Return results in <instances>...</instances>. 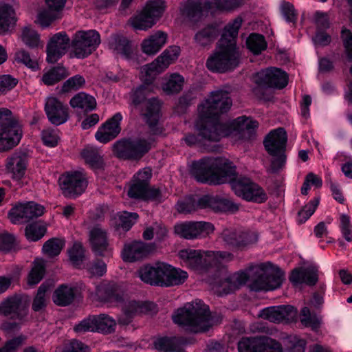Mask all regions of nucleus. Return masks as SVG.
<instances>
[{"instance_id": "f257e3e1", "label": "nucleus", "mask_w": 352, "mask_h": 352, "mask_svg": "<svg viewBox=\"0 0 352 352\" xmlns=\"http://www.w3.org/2000/svg\"><path fill=\"white\" fill-rule=\"evenodd\" d=\"M232 104V101L228 91H212L209 98L198 107L199 117L195 128L199 136L205 140L219 142L222 138L234 133L241 134L245 131L251 133L258 126L257 121L244 116L228 122H221L219 116L227 112Z\"/></svg>"}, {"instance_id": "f03ea898", "label": "nucleus", "mask_w": 352, "mask_h": 352, "mask_svg": "<svg viewBox=\"0 0 352 352\" xmlns=\"http://www.w3.org/2000/svg\"><path fill=\"white\" fill-rule=\"evenodd\" d=\"M236 168L223 157H204L192 162L191 174L201 183L220 184L230 182L234 193L248 201L264 203L267 199L265 190L248 177H236Z\"/></svg>"}, {"instance_id": "7ed1b4c3", "label": "nucleus", "mask_w": 352, "mask_h": 352, "mask_svg": "<svg viewBox=\"0 0 352 352\" xmlns=\"http://www.w3.org/2000/svg\"><path fill=\"white\" fill-rule=\"evenodd\" d=\"M242 23L243 19L237 16L224 28L216 50L206 60V65L208 70L224 73L239 65V54L236 44Z\"/></svg>"}, {"instance_id": "20e7f679", "label": "nucleus", "mask_w": 352, "mask_h": 352, "mask_svg": "<svg viewBox=\"0 0 352 352\" xmlns=\"http://www.w3.org/2000/svg\"><path fill=\"white\" fill-rule=\"evenodd\" d=\"M175 323L194 333L206 332L217 321L212 316L208 305L201 300L186 303L173 316Z\"/></svg>"}, {"instance_id": "39448f33", "label": "nucleus", "mask_w": 352, "mask_h": 352, "mask_svg": "<svg viewBox=\"0 0 352 352\" xmlns=\"http://www.w3.org/2000/svg\"><path fill=\"white\" fill-rule=\"evenodd\" d=\"M179 256L184 266L200 274L212 268H219L234 258L233 254L226 251H202L192 249L180 250Z\"/></svg>"}, {"instance_id": "423d86ee", "label": "nucleus", "mask_w": 352, "mask_h": 352, "mask_svg": "<svg viewBox=\"0 0 352 352\" xmlns=\"http://www.w3.org/2000/svg\"><path fill=\"white\" fill-rule=\"evenodd\" d=\"M287 132L281 127L272 130L265 136L263 145L272 157L270 166L267 169L268 173H277L285 168L287 162Z\"/></svg>"}, {"instance_id": "0eeeda50", "label": "nucleus", "mask_w": 352, "mask_h": 352, "mask_svg": "<svg viewBox=\"0 0 352 352\" xmlns=\"http://www.w3.org/2000/svg\"><path fill=\"white\" fill-rule=\"evenodd\" d=\"M22 137L19 119L6 108L0 109V151H6L16 146Z\"/></svg>"}, {"instance_id": "6e6552de", "label": "nucleus", "mask_w": 352, "mask_h": 352, "mask_svg": "<svg viewBox=\"0 0 352 352\" xmlns=\"http://www.w3.org/2000/svg\"><path fill=\"white\" fill-rule=\"evenodd\" d=\"M254 81L257 87L253 89V93L259 99L267 100L263 93V88H275L281 89L288 83V76L282 69L270 67L261 69L254 76Z\"/></svg>"}, {"instance_id": "1a4fd4ad", "label": "nucleus", "mask_w": 352, "mask_h": 352, "mask_svg": "<svg viewBox=\"0 0 352 352\" xmlns=\"http://www.w3.org/2000/svg\"><path fill=\"white\" fill-rule=\"evenodd\" d=\"M151 143L142 138L122 140L114 144L113 151L120 158L139 160L149 151Z\"/></svg>"}, {"instance_id": "9d476101", "label": "nucleus", "mask_w": 352, "mask_h": 352, "mask_svg": "<svg viewBox=\"0 0 352 352\" xmlns=\"http://www.w3.org/2000/svg\"><path fill=\"white\" fill-rule=\"evenodd\" d=\"M100 43V36L96 30L79 31L76 33L71 45L78 58H84L94 51Z\"/></svg>"}, {"instance_id": "9b49d317", "label": "nucleus", "mask_w": 352, "mask_h": 352, "mask_svg": "<svg viewBox=\"0 0 352 352\" xmlns=\"http://www.w3.org/2000/svg\"><path fill=\"white\" fill-rule=\"evenodd\" d=\"M239 352H283L280 342L268 336L242 338L238 343Z\"/></svg>"}, {"instance_id": "f8f14e48", "label": "nucleus", "mask_w": 352, "mask_h": 352, "mask_svg": "<svg viewBox=\"0 0 352 352\" xmlns=\"http://www.w3.org/2000/svg\"><path fill=\"white\" fill-rule=\"evenodd\" d=\"M59 182L63 195L69 198L80 195L88 184L87 177L82 171L67 173L60 177Z\"/></svg>"}, {"instance_id": "ddd939ff", "label": "nucleus", "mask_w": 352, "mask_h": 352, "mask_svg": "<svg viewBox=\"0 0 352 352\" xmlns=\"http://www.w3.org/2000/svg\"><path fill=\"white\" fill-rule=\"evenodd\" d=\"M44 210L43 206L34 201L19 203L9 211L8 216L12 223H23L41 216Z\"/></svg>"}, {"instance_id": "4468645a", "label": "nucleus", "mask_w": 352, "mask_h": 352, "mask_svg": "<svg viewBox=\"0 0 352 352\" xmlns=\"http://www.w3.org/2000/svg\"><path fill=\"white\" fill-rule=\"evenodd\" d=\"M180 48L176 45L169 46L160 56L150 64L144 65L142 72L154 79L155 76L166 69L172 63L177 59Z\"/></svg>"}, {"instance_id": "2eb2a0df", "label": "nucleus", "mask_w": 352, "mask_h": 352, "mask_svg": "<svg viewBox=\"0 0 352 352\" xmlns=\"http://www.w3.org/2000/svg\"><path fill=\"white\" fill-rule=\"evenodd\" d=\"M284 279V273L278 267L266 268L262 274L251 283L252 290L269 291L280 287Z\"/></svg>"}, {"instance_id": "dca6fc26", "label": "nucleus", "mask_w": 352, "mask_h": 352, "mask_svg": "<svg viewBox=\"0 0 352 352\" xmlns=\"http://www.w3.org/2000/svg\"><path fill=\"white\" fill-rule=\"evenodd\" d=\"M213 224L206 221H186L175 226V232L186 239L204 237L212 233Z\"/></svg>"}, {"instance_id": "f3484780", "label": "nucleus", "mask_w": 352, "mask_h": 352, "mask_svg": "<svg viewBox=\"0 0 352 352\" xmlns=\"http://www.w3.org/2000/svg\"><path fill=\"white\" fill-rule=\"evenodd\" d=\"M69 45L70 39L65 32H61L54 34L47 43V62L49 63H56L66 54Z\"/></svg>"}, {"instance_id": "a211bd4d", "label": "nucleus", "mask_w": 352, "mask_h": 352, "mask_svg": "<svg viewBox=\"0 0 352 352\" xmlns=\"http://www.w3.org/2000/svg\"><path fill=\"white\" fill-rule=\"evenodd\" d=\"M297 313L291 305L273 306L263 309L259 316L274 323L291 322L296 319Z\"/></svg>"}, {"instance_id": "6ab92c4d", "label": "nucleus", "mask_w": 352, "mask_h": 352, "mask_svg": "<svg viewBox=\"0 0 352 352\" xmlns=\"http://www.w3.org/2000/svg\"><path fill=\"white\" fill-rule=\"evenodd\" d=\"M45 111L49 121L56 126L65 123L69 118L67 105L54 96L46 98Z\"/></svg>"}, {"instance_id": "aec40b11", "label": "nucleus", "mask_w": 352, "mask_h": 352, "mask_svg": "<svg viewBox=\"0 0 352 352\" xmlns=\"http://www.w3.org/2000/svg\"><path fill=\"white\" fill-rule=\"evenodd\" d=\"M162 102L157 98L148 99L139 109L140 116L148 125L154 134L160 132L157 128L158 122L162 116Z\"/></svg>"}, {"instance_id": "412c9836", "label": "nucleus", "mask_w": 352, "mask_h": 352, "mask_svg": "<svg viewBox=\"0 0 352 352\" xmlns=\"http://www.w3.org/2000/svg\"><path fill=\"white\" fill-rule=\"evenodd\" d=\"M155 244L141 241L126 243L122 251V259L127 262H135L143 259L155 250Z\"/></svg>"}, {"instance_id": "4be33fe9", "label": "nucleus", "mask_w": 352, "mask_h": 352, "mask_svg": "<svg viewBox=\"0 0 352 352\" xmlns=\"http://www.w3.org/2000/svg\"><path fill=\"white\" fill-rule=\"evenodd\" d=\"M66 2L67 0H45L47 8L43 9L38 13L37 23L45 28L53 21L60 19Z\"/></svg>"}, {"instance_id": "5701e85b", "label": "nucleus", "mask_w": 352, "mask_h": 352, "mask_svg": "<svg viewBox=\"0 0 352 352\" xmlns=\"http://www.w3.org/2000/svg\"><path fill=\"white\" fill-rule=\"evenodd\" d=\"M122 118L121 113H116L98 128L95 134L96 139L101 143H107L115 139L121 131Z\"/></svg>"}, {"instance_id": "b1692460", "label": "nucleus", "mask_w": 352, "mask_h": 352, "mask_svg": "<svg viewBox=\"0 0 352 352\" xmlns=\"http://www.w3.org/2000/svg\"><path fill=\"white\" fill-rule=\"evenodd\" d=\"M166 263L157 262L154 265H147L138 271L140 279L151 285L163 286Z\"/></svg>"}, {"instance_id": "393cba45", "label": "nucleus", "mask_w": 352, "mask_h": 352, "mask_svg": "<svg viewBox=\"0 0 352 352\" xmlns=\"http://www.w3.org/2000/svg\"><path fill=\"white\" fill-rule=\"evenodd\" d=\"M248 278L249 276L245 272H239L229 275L214 288L215 293L218 296L230 294L244 285Z\"/></svg>"}, {"instance_id": "a878e982", "label": "nucleus", "mask_w": 352, "mask_h": 352, "mask_svg": "<svg viewBox=\"0 0 352 352\" xmlns=\"http://www.w3.org/2000/svg\"><path fill=\"white\" fill-rule=\"evenodd\" d=\"M89 241L93 252L99 256H107L111 252L106 231L99 226L94 227L89 232Z\"/></svg>"}, {"instance_id": "bb28decb", "label": "nucleus", "mask_w": 352, "mask_h": 352, "mask_svg": "<svg viewBox=\"0 0 352 352\" xmlns=\"http://www.w3.org/2000/svg\"><path fill=\"white\" fill-rule=\"evenodd\" d=\"M96 294L98 299L104 302H120L123 300L122 291L114 283L101 284L97 286Z\"/></svg>"}, {"instance_id": "cd10ccee", "label": "nucleus", "mask_w": 352, "mask_h": 352, "mask_svg": "<svg viewBox=\"0 0 352 352\" xmlns=\"http://www.w3.org/2000/svg\"><path fill=\"white\" fill-rule=\"evenodd\" d=\"M211 8V3L208 0H187L185 2L182 12L191 20L196 21Z\"/></svg>"}, {"instance_id": "c85d7f7f", "label": "nucleus", "mask_w": 352, "mask_h": 352, "mask_svg": "<svg viewBox=\"0 0 352 352\" xmlns=\"http://www.w3.org/2000/svg\"><path fill=\"white\" fill-rule=\"evenodd\" d=\"M27 156L24 153H14L7 159L6 170L15 180H20L27 168Z\"/></svg>"}, {"instance_id": "c756f323", "label": "nucleus", "mask_w": 352, "mask_h": 352, "mask_svg": "<svg viewBox=\"0 0 352 352\" xmlns=\"http://www.w3.org/2000/svg\"><path fill=\"white\" fill-rule=\"evenodd\" d=\"M202 204L206 205V208H210L214 212H234L239 208L238 204L229 199L210 195L203 196Z\"/></svg>"}, {"instance_id": "7c9ffc66", "label": "nucleus", "mask_w": 352, "mask_h": 352, "mask_svg": "<svg viewBox=\"0 0 352 352\" xmlns=\"http://www.w3.org/2000/svg\"><path fill=\"white\" fill-rule=\"evenodd\" d=\"M318 269L316 267L310 266L294 269L289 276V280L295 284L305 283L312 286L318 282Z\"/></svg>"}, {"instance_id": "2f4dec72", "label": "nucleus", "mask_w": 352, "mask_h": 352, "mask_svg": "<svg viewBox=\"0 0 352 352\" xmlns=\"http://www.w3.org/2000/svg\"><path fill=\"white\" fill-rule=\"evenodd\" d=\"M167 42V34L162 31H157L144 39L141 45L142 52L147 55L157 54Z\"/></svg>"}, {"instance_id": "473e14b6", "label": "nucleus", "mask_w": 352, "mask_h": 352, "mask_svg": "<svg viewBox=\"0 0 352 352\" xmlns=\"http://www.w3.org/2000/svg\"><path fill=\"white\" fill-rule=\"evenodd\" d=\"M80 155L85 163L94 171L104 169V160L100 151L97 148L87 146L82 150Z\"/></svg>"}, {"instance_id": "72a5a7b5", "label": "nucleus", "mask_w": 352, "mask_h": 352, "mask_svg": "<svg viewBox=\"0 0 352 352\" xmlns=\"http://www.w3.org/2000/svg\"><path fill=\"white\" fill-rule=\"evenodd\" d=\"M16 21L13 5L0 3V34H5L12 28Z\"/></svg>"}, {"instance_id": "f704fd0d", "label": "nucleus", "mask_w": 352, "mask_h": 352, "mask_svg": "<svg viewBox=\"0 0 352 352\" xmlns=\"http://www.w3.org/2000/svg\"><path fill=\"white\" fill-rule=\"evenodd\" d=\"M25 313V305L20 296L7 298L0 304V314L6 316L16 314L18 316Z\"/></svg>"}, {"instance_id": "c9c22d12", "label": "nucleus", "mask_w": 352, "mask_h": 352, "mask_svg": "<svg viewBox=\"0 0 352 352\" xmlns=\"http://www.w3.org/2000/svg\"><path fill=\"white\" fill-rule=\"evenodd\" d=\"M163 286L170 287L184 283L188 278V273L179 268H175L166 263Z\"/></svg>"}, {"instance_id": "e433bc0d", "label": "nucleus", "mask_w": 352, "mask_h": 352, "mask_svg": "<svg viewBox=\"0 0 352 352\" xmlns=\"http://www.w3.org/2000/svg\"><path fill=\"white\" fill-rule=\"evenodd\" d=\"M203 197L197 199L195 196H188L178 200L175 205L178 212L190 214L198 209H206V205L202 204Z\"/></svg>"}, {"instance_id": "4c0bfd02", "label": "nucleus", "mask_w": 352, "mask_h": 352, "mask_svg": "<svg viewBox=\"0 0 352 352\" xmlns=\"http://www.w3.org/2000/svg\"><path fill=\"white\" fill-rule=\"evenodd\" d=\"M109 48L116 54L125 58H131V47L129 41L125 37L120 35H113L109 41Z\"/></svg>"}, {"instance_id": "58836bf2", "label": "nucleus", "mask_w": 352, "mask_h": 352, "mask_svg": "<svg viewBox=\"0 0 352 352\" xmlns=\"http://www.w3.org/2000/svg\"><path fill=\"white\" fill-rule=\"evenodd\" d=\"M19 38L29 49H36L42 46L40 34L31 25H25L21 29Z\"/></svg>"}, {"instance_id": "ea45409f", "label": "nucleus", "mask_w": 352, "mask_h": 352, "mask_svg": "<svg viewBox=\"0 0 352 352\" xmlns=\"http://www.w3.org/2000/svg\"><path fill=\"white\" fill-rule=\"evenodd\" d=\"M151 78L145 74L144 85H140L136 88L131 94V100L133 105L140 109L144 103L148 100L146 99L150 93L153 91V87L151 85L152 81Z\"/></svg>"}, {"instance_id": "a19ab883", "label": "nucleus", "mask_w": 352, "mask_h": 352, "mask_svg": "<svg viewBox=\"0 0 352 352\" xmlns=\"http://www.w3.org/2000/svg\"><path fill=\"white\" fill-rule=\"evenodd\" d=\"M181 344L182 340L177 337H162L154 342L155 347L159 352H184Z\"/></svg>"}, {"instance_id": "79ce46f5", "label": "nucleus", "mask_w": 352, "mask_h": 352, "mask_svg": "<svg viewBox=\"0 0 352 352\" xmlns=\"http://www.w3.org/2000/svg\"><path fill=\"white\" fill-rule=\"evenodd\" d=\"M75 297L74 287L65 285L59 286L53 295L54 302L58 306H67L70 305Z\"/></svg>"}, {"instance_id": "37998d69", "label": "nucleus", "mask_w": 352, "mask_h": 352, "mask_svg": "<svg viewBox=\"0 0 352 352\" xmlns=\"http://www.w3.org/2000/svg\"><path fill=\"white\" fill-rule=\"evenodd\" d=\"M69 104L74 109H80L85 111H92L96 107L95 98L85 92H80L76 94L70 100Z\"/></svg>"}, {"instance_id": "c03bdc74", "label": "nucleus", "mask_w": 352, "mask_h": 352, "mask_svg": "<svg viewBox=\"0 0 352 352\" xmlns=\"http://www.w3.org/2000/svg\"><path fill=\"white\" fill-rule=\"evenodd\" d=\"M217 36V28L213 25H208L195 34L194 40L197 45L205 47L212 43Z\"/></svg>"}, {"instance_id": "a18cd8bd", "label": "nucleus", "mask_w": 352, "mask_h": 352, "mask_svg": "<svg viewBox=\"0 0 352 352\" xmlns=\"http://www.w3.org/2000/svg\"><path fill=\"white\" fill-rule=\"evenodd\" d=\"M156 305L153 302H140L135 300H130L124 303L123 311L128 315L134 316L137 314L153 311Z\"/></svg>"}, {"instance_id": "49530a36", "label": "nucleus", "mask_w": 352, "mask_h": 352, "mask_svg": "<svg viewBox=\"0 0 352 352\" xmlns=\"http://www.w3.org/2000/svg\"><path fill=\"white\" fill-rule=\"evenodd\" d=\"M151 14L146 12L144 9L131 20V24L135 30H146L153 26L156 23Z\"/></svg>"}, {"instance_id": "de8ad7c7", "label": "nucleus", "mask_w": 352, "mask_h": 352, "mask_svg": "<svg viewBox=\"0 0 352 352\" xmlns=\"http://www.w3.org/2000/svg\"><path fill=\"white\" fill-rule=\"evenodd\" d=\"M68 76V72L64 67L56 66L45 73L42 81L46 85H53Z\"/></svg>"}, {"instance_id": "09e8293b", "label": "nucleus", "mask_w": 352, "mask_h": 352, "mask_svg": "<svg viewBox=\"0 0 352 352\" xmlns=\"http://www.w3.org/2000/svg\"><path fill=\"white\" fill-rule=\"evenodd\" d=\"M96 331L102 333H111L115 331L116 322L115 320L106 314L95 316Z\"/></svg>"}, {"instance_id": "8fccbe9b", "label": "nucleus", "mask_w": 352, "mask_h": 352, "mask_svg": "<svg viewBox=\"0 0 352 352\" xmlns=\"http://www.w3.org/2000/svg\"><path fill=\"white\" fill-rule=\"evenodd\" d=\"M64 239L52 238L47 241L42 248L43 252L49 257L58 256L65 246Z\"/></svg>"}, {"instance_id": "3c124183", "label": "nucleus", "mask_w": 352, "mask_h": 352, "mask_svg": "<svg viewBox=\"0 0 352 352\" xmlns=\"http://www.w3.org/2000/svg\"><path fill=\"white\" fill-rule=\"evenodd\" d=\"M322 318L316 314H311L308 307H305L300 311V322L307 327H311L313 330H317L320 328Z\"/></svg>"}, {"instance_id": "603ef678", "label": "nucleus", "mask_w": 352, "mask_h": 352, "mask_svg": "<svg viewBox=\"0 0 352 352\" xmlns=\"http://www.w3.org/2000/svg\"><path fill=\"white\" fill-rule=\"evenodd\" d=\"M248 49L254 54H259L267 47L265 37L258 34H251L247 39Z\"/></svg>"}, {"instance_id": "864d4df0", "label": "nucleus", "mask_w": 352, "mask_h": 352, "mask_svg": "<svg viewBox=\"0 0 352 352\" xmlns=\"http://www.w3.org/2000/svg\"><path fill=\"white\" fill-rule=\"evenodd\" d=\"M14 61L24 65L33 71L38 69V63L36 59L31 58L30 53L24 49L17 50L14 56Z\"/></svg>"}, {"instance_id": "5fc2aeb1", "label": "nucleus", "mask_w": 352, "mask_h": 352, "mask_svg": "<svg viewBox=\"0 0 352 352\" xmlns=\"http://www.w3.org/2000/svg\"><path fill=\"white\" fill-rule=\"evenodd\" d=\"M45 272V269L43 262L41 260H35L34 265L28 275V285L34 286L38 284L43 278Z\"/></svg>"}, {"instance_id": "6e6d98bb", "label": "nucleus", "mask_w": 352, "mask_h": 352, "mask_svg": "<svg viewBox=\"0 0 352 352\" xmlns=\"http://www.w3.org/2000/svg\"><path fill=\"white\" fill-rule=\"evenodd\" d=\"M25 236L29 241H36L41 239L46 232V228L43 224L35 222L25 228Z\"/></svg>"}, {"instance_id": "4d7b16f0", "label": "nucleus", "mask_w": 352, "mask_h": 352, "mask_svg": "<svg viewBox=\"0 0 352 352\" xmlns=\"http://www.w3.org/2000/svg\"><path fill=\"white\" fill-rule=\"evenodd\" d=\"M138 214L135 212L123 211L117 214L116 223L118 228L128 231L138 219Z\"/></svg>"}, {"instance_id": "13d9d810", "label": "nucleus", "mask_w": 352, "mask_h": 352, "mask_svg": "<svg viewBox=\"0 0 352 352\" xmlns=\"http://www.w3.org/2000/svg\"><path fill=\"white\" fill-rule=\"evenodd\" d=\"M166 8L164 0H149L144 9L146 12L151 14L155 20H158L162 15Z\"/></svg>"}, {"instance_id": "bf43d9fd", "label": "nucleus", "mask_w": 352, "mask_h": 352, "mask_svg": "<svg viewBox=\"0 0 352 352\" xmlns=\"http://www.w3.org/2000/svg\"><path fill=\"white\" fill-rule=\"evenodd\" d=\"M184 78L179 74H173L163 85V90L168 94L177 93L182 90Z\"/></svg>"}, {"instance_id": "052dcab7", "label": "nucleus", "mask_w": 352, "mask_h": 352, "mask_svg": "<svg viewBox=\"0 0 352 352\" xmlns=\"http://www.w3.org/2000/svg\"><path fill=\"white\" fill-rule=\"evenodd\" d=\"M85 84V79L81 75L77 74L68 78L63 85L61 91L63 93H68L72 91H76Z\"/></svg>"}, {"instance_id": "680f3d73", "label": "nucleus", "mask_w": 352, "mask_h": 352, "mask_svg": "<svg viewBox=\"0 0 352 352\" xmlns=\"http://www.w3.org/2000/svg\"><path fill=\"white\" fill-rule=\"evenodd\" d=\"M49 289V286L43 283L37 291V294L33 300L32 308L34 311H39L46 306L47 295L46 292Z\"/></svg>"}, {"instance_id": "e2e57ef3", "label": "nucleus", "mask_w": 352, "mask_h": 352, "mask_svg": "<svg viewBox=\"0 0 352 352\" xmlns=\"http://www.w3.org/2000/svg\"><path fill=\"white\" fill-rule=\"evenodd\" d=\"M287 352H305L306 341L296 336H289L285 339Z\"/></svg>"}, {"instance_id": "0e129e2a", "label": "nucleus", "mask_w": 352, "mask_h": 352, "mask_svg": "<svg viewBox=\"0 0 352 352\" xmlns=\"http://www.w3.org/2000/svg\"><path fill=\"white\" fill-rule=\"evenodd\" d=\"M68 256L74 265H80L85 256V250L81 243L75 242L73 246L68 250Z\"/></svg>"}, {"instance_id": "69168bd1", "label": "nucleus", "mask_w": 352, "mask_h": 352, "mask_svg": "<svg viewBox=\"0 0 352 352\" xmlns=\"http://www.w3.org/2000/svg\"><path fill=\"white\" fill-rule=\"evenodd\" d=\"M318 204L319 199L314 198L300 210L298 213V223L300 224L305 223L314 213Z\"/></svg>"}, {"instance_id": "338daca9", "label": "nucleus", "mask_w": 352, "mask_h": 352, "mask_svg": "<svg viewBox=\"0 0 352 352\" xmlns=\"http://www.w3.org/2000/svg\"><path fill=\"white\" fill-rule=\"evenodd\" d=\"M241 230L234 229H224L221 232V238L228 245L237 248L243 245V242H239Z\"/></svg>"}, {"instance_id": "774afa93", "label": "nucleus", "mask_w": 352, "mask_h": 352, "mask_svg": "<svg viewBox=\"0 0 352 352\" xmlns=\"http://www.w3.org/2000/svg\"><path fill=\"white\" fill-rule=\"evenodd\" d=\"M342 236L347 242L352 241V225L349 215L342 214L340 216V225Z\"/></svg>"}]
</instances>
